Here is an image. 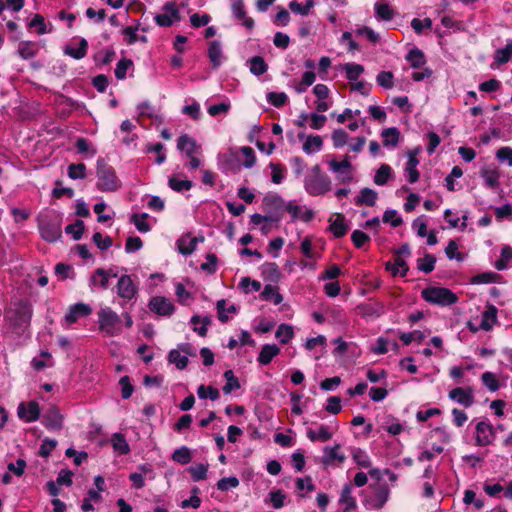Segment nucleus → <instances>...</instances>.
Returning <instances> with one entry per match:
<instances>
[{
	"label": "nucleus",
	"mask_w": 512,
	"mask_h": 512,
	"mask_svg": "<svg viewBox=\"0 0 512 512\" xmlns=\"http://www.w3.org/2000/svg\"><path fill=\"white\" fill-rule=\"evenodd\" d=\"M31 317V305L23 302L16 304L6 314L7 321L16 334L22 333L29 326Z\"/></svg>",
	"instance_id": "f257e3e1"
},
{
	"label": "nucleus",
	"mask_w": 512,
	"mask_h": 512,
	"mask_svg": "<svg viewBox=\"0 0 512 512\" xmlns=\"http://www.w3.org/2000/svg\"><path fill=\"white\" fill-rule=\"evenodd\" d=\"M304 185L306 191L313 196L323 195L331 189V182L322 173L319 164L312 167L311 174L305 178Z\"/></svg>",
	"instance_id": "f03ea898"
},
{
	"label": "nucleus",
	"mask_w": 512,
	"mask_h": 512,
	"mask_svg": "<svg viewBox=\"0 0 512 512\" xmlns=\"http://www.w3.org/2000/svg\"><path fill=\"white\" fill-rule=\"evenodd\" d=\"M99 330L106 335L113 337L122 332L121 316L109 307L101 308L98 312Z\"/></svg>",
	"instance_id": "7ed1b4c3"
},
{
	"label": "nucleus",
	"mask_w": 512,
	"mask_h": 512,
	"mask_svg": "<svg viewBox=\"0 0 512 512\" xmlns=\"http://www.w3.org/2000/svg\"><path fill=\"white\" fill-rule=\"evenodd\" d=\"M97 178V187L101 191H116L121 187V182L117 178L115 170L103 159L97 161Z\"/></svg>",
	"instance_id": "20e7f679"
},
{
	"label": "nucleus",
	"mask_w": 512,
	"mask_h": 512,
	"mask_svg": "<svg viewBox=\"0 0 512 512\" xmlns=\"http://www.w3.org/2000/svg\"><path fill=\"white\" fill-rule=\"evenodd\" d=\"M422 297L430 303L449 306L457 302L458 297L450 289L444 287H428L422 290Z\"/></svg>",
	"instance_id": "39448f33"
},
{
	"label": "nucleus",
	"mask_w": 512,
	"mask_h": 512,
	"mask_svg": "<svg viewBox=\"0 0 512 512\" xmlns=\"http://www.w3.org/2000/svg\"><path fill=\"white\" fill-rule=\"evenodd\" d=\"M41 237L48 242H55L61 237V218L58 215H45L39 220Z\"/></svg>",
	"instance_id": "423d86ee"
},
{
	"label": "nucleus",
	"mask_w": 512,
	"mask_h": 512,
	"mask_svg": "<svg viewBox=\"0 0 512 512\" xmlns=\"http://www.w3.org/2000/svg\"><path fill=\"white\" fill-rule=\"evenodd\" d=\"M389 488L385 485L377 486L371 496L367 497L364 504L367 508L379 510L384 507L389 498Z\"/></svg>",
	"instance_id": "0eeeda50"
},
{
	"label": "nucleus",
	"mask_w": 512,
	"mask_h": 512,
	"mask_svg": "<svg viewBox=\"0 0 512 512\" xmlns=\"http://www.w3.org/2000/svg\"><path fill=\"white\" fill-rule=\"evenodd\" d=\"M149 309L159 316H171L175 311L173 303L164 296L152 297L148 304Z\"/></svg>",
	"instance_id": "6e6552de"
},
{
	"label": "nucleus",
	"mask_w": 512,
	"mask_h": 512,
	"mask_svg": "<svg viewBox=\"0 0 512 512\" xmlns=\"http://www.w3.org/2000/svg\"><path fill=\"white\" fill-rule=\"evenodd\" d=\"M495 438L493 426L485 421H480L476 425L475 444L477 446L490 445Z\"/></svg>",
	"instance_id": "1a4fd4ad"
},
{
	"label": "nucleus",
	"mask_w": 512,
	"mask_h": 512,
	"mask_svg": "<svg viewBox=\"0 0 512 512\" xmlns=\"http://www.w3.org/2000/svg\"><path fill=\"white\" fill-rule=\"evenodd\" d=\"M63 415L55 405H50L43 415L44 426L52 431H59L63 427Z\"/></svg>",
	"instance_id": "9d476101"
},
{
	"label": "nucleus",
	"mask_w": 512,
	"mask_h": 512,
	"mask_svg": "<svg viewBox=\"0 0 512 512\" xmlns=\"http://www.w3.org/2000/svg\"><path fill=\"white\" fill-rule=\"evenodd\" d=\"M116 288L118 296L127 301L132 300L138 292L137 286L129 275H122Z\"/></svg>",
	"instance_id": "9b49d317"
},
{
	"label": "nucleus",
	"mask_w": 512,
	"mask_h": 512,
	"mask_svg": "<svg viewBox=\"0 0 512 512\" xmlns=\"http://www.w3.org/2000/svg\"><path fill=\"white\" fill-rule=\"evenodd\" d=\"M40 412V406L36 401H30L27 404L20 403L17 410L19 418L24 419L26 422L38 420Z\"/></svg>",
	"instance_id": "f8f14e48"
},
{
	"label": "nucleus",
	"mask_w": 512,
	"mask_h": 512,
	"mask_svg": "<svg viewBox=\"0 0 512 512\" xmlns=\"http://www.w3.org/2000/svg\"><path fill=\"white\" fill-rule=\"evenodd\" d=\"M340 444H335L334 446H326L324 447V456L322 458V463L325 466H330L334 464H342L346 457L343 453H340Z\"/></svg>",
	"instance_id": "ddd939ff"
},
{
	"label": "nucleus",
	"mask_w": 512,
	"mask_h": 512,
	"mask_svg": "<svg viewBox=\"0 0 512 512\" xmlns=\"http://www.w3.org/2000/svg\"><path fill=\"white\" fill-rule=\"evenodd\" d=\"M232 12L234 17L241 21L242 25L245 26L246 29L252 30L254 28V20L247 16L243 0H235L232 3Z\"/></svg>",
	"instance_id": "4468645a"
},
{
	"label": "nucleus",
	"mask_w": 512,
	"mask_h": 512,
	"mask_svg": "<svg viewBox=\"0 0 512 512\" xmlns=\"http://www.w3.org/2000/svg\"><path fill=\"white\" fill-rule=\"evenodd\" d=\"M285 210L291 214L293 221L300 219L304 222H309L314 217V212L311 209L293 204L292 202L285 205Z\"/></svg>",
	"instance_id": "2eb2a0df"
},
{
	"label": "nucleus",
	"mask_w": 512,
	"mask_h": 512,
	"mask_svg": "<svg viewBox=\"0 0 512 512\" xmlns=\"http://www.w3.org/2000/svg\"><path fill=\"white\" fill-rule=\"evenodd\" d=\"M450 399L458 402L464 407H470L474 402V396L470 388L464 389L457 387L449 392Z\"/></svg>",
	"instance_id": "dca6fc26"
},
{
	"label": "nucleus",
	"mask_w": 512,
	"mask_h": 512,
	"mask_svg": "<svg viewBox=\"0 0 512 512\" xmlns=\"http://www.w3.org/2000/svg\"><path fill=\"white\" fill-rule=\"evenodd\" d=\"M299 139L305 138V142L303 143V151L306 154H312L316 151L321 150L323 146V139L319 135H308L306 136L304 133L298 134Z\"/></svg>",
	"instance_id": "f3484780"
},
{
	"label": "nucleus",
	"mask_w": 512,
	"mask_h": 512,
	"mask_svg": "<svg viewBox=\"0 0 512 512\" xmlns=\"http://www.w3.org/2000/svg\"><path fill=\"white\" fill-rule=\"evenodd\" d=\"M177 148L184 152L186 156H192L197 154L200 150V146L196 141L188 134L181 135L177 140Z\"/></svg>",
	"instance_id": "a211bd4d"
},
{
	"label": "nucleus",
	"mask_w": 512,
	"mask_h": 512,
	"mask_svg": "<svg viewBox=\"0 0 512 512\" xmlns=\"http://www.w3.org/2000/svg\"><path fill=\"white\" fill-rule=\"evenodd\" d=\"M92 312V309L89 305L84 303H77L70 308L69 313L65 316V319L68 323H74L78 320L79 317L88 316Z\"/></svg>",
	"instance_id": "6ab92c4d"
},
{
	"label": "nucleus",
	"mask_w": 512,
	"mask_h": 512,
	"mask_svg": "<svg viewBox=\"0 0 512 512\" xmlns=\"http://www.w3.org/2000/svg\"><path fill=\"white\" fill-rule=\"evenodd\" d=\"M279 353L280 348L276 344H265L259 353L258 362L261 365H268Z\"/></svg>",
	"instance_id": "aec40b11"
},
{
	"label": "nucleus",
	"mask_w": 512,
	"mask_h": 512,
	"mask_svg": "<svg viewBox=\"0 0 512 512\" xmlns=\"http://www.w3.org/2000/svg\"><path fill=\"white\" fill-rule=\"evenodd\" d=\"M109 277L110 272L103 269L98 268L94 271V273L90 277V282L92 286H98L103 290L108 289L109 287Z\"/></svg>",
	"instance_id": "412c9836"
},
{
	"label": "nucleus",
	"mask_w": 512,
	"mask_h": 512,
	"mask_svg": "<svg viewBox=\"0 0 512 512\" xmlns=\"http://www.w3.org/2000/svg\"><path fill=\"white\" fill-rule=\"evenodd\" d=\"M497 322V309L493 305H488L487 309L482 313L480 328L485 331L492 329Z\"/></svg>",
	"instance_id": "4be33fe9"
},
{
	"label": "nucleus",
	"mask_w": 512,
	"mask_h": 512,
	"mask_svg": "<svg viewBox=\"0 0 512 512\" xmlns=\"http://www.w3.org/2000/svg\"><path fill=\"white\" fill-rule=\"evenodd\" d=\"M339 503L345 505L343 512H349L356 508V500L352 496L351 484H346L341 492Z\"/></svg>",
	"instance_id": "5701e85b"
},
{
	"label": "nucleus",
	"mask_w": 512,
	"mask_h": 512,
	"mask_svg": "<svg viewBox=\"0 0 512 512\" xmlns=\"http://www.w3.org/2000/svg\"><path fill=\"white\" fill-rule=\"evenodd\" d=\"M330 231L336 238L343 237L348 231V225L345 223V218L342 214H337L334 220L330 219Z\"/></svg>",
	"instance_id": "b1692460"
},
{
	"label": "nucleus",
	"mask_w": 512,
	"mask_h": 512,
	"mask_svg": "<svg viewBox=\"0 0 512 512\" xmlns=\"http://www.w3.org/2000/svg\"><path fill=\"white\" fill-rule=\"evenodd\" d=\"M197 243H198L197 237L191 238L188 235L183 236L177 241L178 250L180 253H182L184 255H189L196 249Z\"/></svg>",
	"instance_id": "393cba45"
},
{
	"label": "nucleus",
	"mask_w": 512,
	"mask_h": 512,
	"mask_svg": "<svg viewBox=\"0 0 512 512\" xmlns=\"http://www.w3.org/2000/svg\"><path fill=\"white\" fill-rule=\"evenodd\" d=\"M113 449L121 455L130 452V446L122 433H114L111 438Z\"/></svg>",
	"instance_id": "a878e982"
},
{
	"label": "nucleus",
	"mask_w": 512,
	"mask_h": 512,
	"mask_svg": "<svg viewBox=\"0 0 512 512\" xmlns=\"http://www.w3.org/2000/svg\"><path fill=\"white\" fill-rule=\"evenodd\" d=\"M378 194L370 189V188H363L360 191L359 196L356 198V204L357 205H367V206H374L377 200Z\"/></svg>",
	"instance_id": "bb28decb"
},
{
	"label": "nucleus",
	"mask_w": 512,
	"mask_h": 512,
	"mask_svg": "<svg viewBox=\"0 0 512 512\" xmlns=\"http://www.w3.org/2000/svg\"><path fill=\"white\" fill-rule=\"evenodd\" d=\"M261 296L267 301H273L276 305L280 304L283 300L282 295L279 293L278 287L272 285H266L261 293Z\"/></svg>",
	"instance_id": "cd10ccee"
},
{
	"label": "nucleus",
	"mask_w": 512,
	"mask_h": 512,
	"mask_svg": "<svg viewBox=\"0 0 512 512\" xmlns=\"http://www.w3.org/2000/svg\"><path fill=\"white\" fill-rule=\"evenodd\" d=\"M208 56L214 68H217L221 63L222 51L221 45L218 41H212L208 49Z\"/></svg>",
	"instance_id": "c85d7f7f"
},
{
	"label": "nucleus",
	"mask_w": 512,
	"mask_h": 512,
	"mask_svg": "<svg viewBox=\"0 0 512 512\" xmlns=\"http://www.w3.org/2000/svg\"><path fill=\"white\" fill-rule=\"evenodd\" d=\"M392 176V169L387 164H382L376 171L374 182L377 185H385Z\"/></svg>",
	"instance_id": "c756f323"
},
{
	"label": "nucleus",
	"mask_w": 512,
	"mask_h": 512,
	"mask_svg": "<svg viewBox=\"0 0 512 512\" xmlns=\"http://www.w3.org/2000/svg\"><path fill=\"white\" fill-rule=\"evenodd\" d=\"M307 436L311 441L326 442L332 438V432L329 431L328 427L322 425L318 431L309 430Z\"/></svg>",
	"instance_id": "7c9ffc66"
},
{
	"label": "nucleus",
	"mask_w": 512,
	"mask_h": 512,
	"mask_svg": "<svg viewBox=\"0 0 512 512\" xmlns=\"http://www.w3.org/2000/svg\"><path fill=\"white\" fill-rule=\"evenodd\" d=\"M381 135L384 138V146H396L399 142L400 132L395 127L384 129Z\"/></svg>",
	"instance_id": "2f4dec72"
},
{
	"label": "nucleus",
	"mask_w": 512,
	"mask_h": 512,
	"mask_svg": "<svg viewBox=\"0 0 512 512\" xmlns=\"http://www.w3.org/2000/svg\"><path fill=\"white\" fill-rule=\"evenodd\" d=\"M268 69V65L261 56H254L250 60V72L256 76L264 74Z\"/></svg>",
	"instance_id": "473e14b6"
},
{
	"label": "nucleus",
	"mask_w": 512,
	"mask_h": 512,
	"mask_svg": "<svg viewBox=\"0 0 512 512\" xmlns=\"http://www.w3.org/2000/svg\"><path fill=\"white\" fill-rule=\"evenodd\" d=\"M406 59L410 62L413 68H420L426 62L423 52L417 48L410 50L406 56Z\"/></svg>",
	"instance_id": "72a5a7b5"
},
{
	"label": "nucleus",
	"mask_w": 512,
	"mask_h": 512,
	"mask_svg": "<svg viewBox=\"0 0 512 512\" xmlns=\"http://www.w3.org/2000/svg\"><path fill=\"white\" fill-rule=\"evenodd\" d=\"M275 336L282 344H287L294 336L293 327L287 324H281L278 326Z\"/></svg>",
	"instance_id": "f704fd0d"
},
{
	"label": "nucleus",
	"mask_w": 512,
	"mask_h": 512,
	"mask_svg": "<svg viewBox=\"0 0 512 512\" xmlns=\"http://www.w3.org/2000/svg\"><path fill=\"white\" fill-rule=\"evenodd\" d=\"M224 377L226 379V384L223 386L225 394H230L233 390L240 388V382L232 370L225 371Z\"/></svg>",
	"instance_id": "c9c22d12"
},
{
	"label": "nucleus",
	"mask_w": 512,
	"mask_h": 512,
	"mask_svg": "<svg viewBox=\"0 0 512 512\" xmlns=\"http://www.w3.org/2000/svg\"><path fill=\"white\" fill-rule=\"evenodd\" d=\"M386 269L388 271H391L393 275H396L397 272L399 271V269H401L400 274L402 277H404V276H406V274L409 270V267L403 258H401L400 256H397L395 258L394 264H391L390 262L386 263Z\"/></svg>",
	"instance_id": "e433bc0d"
},
{
	"label": "nucleus",
	"mask_w": 512,
	"mask_h": 512,
	"mask_svg": "<svg viewBox=\"0 0 512 512\" xmlns=\"http://www.w3.org/2000/svg\"><path fill=\"white\" fill-rule=\"evenodd\" d=\"M208 467V464L199 463L195 466L189 467L188 472L194 481H201L206 479Z\"/></svg>",
	"instance_id": "4c0bfd02"
},
{
	"label": "nucleus",
	"mask_w": 512,
	"mask_h": 512,
	"mask_svg": "<svg viewBox=\"0 0 512 512\" xmlns=\"http://www.w3.org/2000/svg\"><path fill=\"white\" fill-rule=\"evenodd\" d=\"M168 360L170 363L176 365L178 369H184L188 365V358L185 355H181L179 349H174L169 352Z\"/></svg>",
	"instance_id": "58836bf2"
},
{
	"label": "nucleus",
	"mask_w": 512,
	"mask_h": 512,
	"mask_svg": "<svg viewBox=\"0 0 512 512\" xmlns=\"http://www.w3.org/2000/svg\"><path fill=\"white\" fill-rule=\"evenodd\" d=\"M36 45L32 42H20L18 53L23 59H31L36 55Z\"/></svg>",
	"instance_id": "ea45409f"
},
{
	"label": "nucleus",
	"mask_w": 512,
	"mask_h": 512,
	"mask_svg": "<svg viewBox=\"0 0 512 512\" xmlns=\"http://www.w3.org/2000/svg\"><path fill=\"white\" fill-rule=\"evenodd\" d=\"M87 47H88L87 41L85 39H82L80 41V45L77 49L67 46V47H65L64 52H65V54H67L75 59H81V58L85 57V55L87 53Z\"/></svg>",
	"instance_id": "a19ab883"
},
{
	"label": "nucleus",
	"mask_w": 512,
	"mask_h": 512,
	"mask_svg": "<svg viewBox=\"0 0 512 512\" xmlns=\"http://www.w3.org/2000/svg\"><path fill=\"white\" fill-rule=\"evenodd\" d=\"M346 72L347 79L350 81L357 80L358 77L363 73L364 67L360 64L347 63L343 66Z\"/></svg>",
	"instance_id": "79ce46f5"
},
{
	"label": "nucleus",
	"mask_w": 512,
	"mask_h": 512,
	"mask_svg": "<svg viewBox=\"0 0 512 512\" xmlns=\"http://www.w3.org/2000/svg\"><path fill=\"white\" fill-rule=\"evenodd\" d=\"M68 177L73 180L86 178L85 164H83V163L70 164L68 166Z\"/></svg>",
	"instance_id": "37998d69"
},
{
	"label": "nucleus",
	"mask_w": 512,
	"mask_h": 512,
	"mask_svg": "<svg viewBox=\"0 0 512 512\" xmlns=\"http://www.w3.org/2000/svg\"><path fill=\"white\" fill-rule=\"evenodd\" d=\"M436 258L431 254H426L424 258L418 259V269L424 273H430L434 270Z\"/></svg>",
	"instance_id": "c03bdc74"
},
{
	"label": "nucleus",
	"mask_w": 512,
	"mask_h": 512,
	"mask_svg": "<svg viewBox=\"0 0 512 512\" xmlns=\"http://www.w3.org/2000/svg\"><path fill=\"white\" fill-rule=\"evenodd\" d=\"M510 260H512V248L510 246H505L501 250L500 258L495 262V268L497 270L505 269Z\"/></svg>",
	"instance_id": "a18cd8bd"
},
{
	"label": "nucleus",
	"mask_w": 512,
	"mask_h": 512,
	"mask_svg": "<svg viewBox=\"0 0 512 512\" xmlns=\"http://www.w3.org/2000/svg\"><path fill=\"white\" fill-rule=\"evenodd\" d=\"M172 459L182 465L188 464L192 459L190 450L187 447H181L174 451Z\"/></svg>",
	"instance_id": "49530a36"
},
{
	"label": "nucleus",
	"mask_w": 512,
	"mask_h": 512,
	"mask_svg": "<svg viewBox=\"0 0 512 512\" xmlns=\"http://www.w3.org/2000/svg\"><path fill=\"white\" fill-rule=\"evenodd\" d=\"M84 222L82 220H76L73 224H69L65 228V232L72 234L75 240H79L84 232Z\"/></svg>",
	"instance_id": "de8ad7c7"
},
{
	"label": "nucleus",
	"mask_w": 512,
	"mask_h": 512,
	"mask_svg": "<svg viewBox=\"0 0 512 512\" xmlns=\"http://www.w3.org/2000/svg\"><path fill=\"white\" fill-rule=\"evenodd\" d=\"M197 394L199 398L205 399L209 397L211 400L215 401L219 398L220 394L218 389L212 386L200 385L197 389Z\"/></svg>",
	"instance_id": "09e8293b"
},
{
	"label": "nucleus",
	"mask_w": 512,
	"mask_h": 512,
	"mask_svg": "<svg viewBox=\"0 0 512 512\" xmlns=\"http://www.w3.org/2000/svg\"><path fill=\"white\" fill-rule=\"evenodd\" d=\"M375 9L378 18L381 20H392L395 15L394 10L388 4H376Z\"/></svg>",
	"instance_id": "8fccbe9b"
},
{
	"label": "nucleus",
	"mask_w": 512,
	"mask_h": 512,
	"mask_svg": "<svg viewBox=\"0 0 512 512\" xmlns=\"http://www.w3.org/2000/svg\"><path fill=\"white\" fill-rule=\"evenodd\" d=\"M512 56V42L508 43L504 48L497 49L495 53V60L499 64L507 63Z\"/></svg>",
	"instance_id": "3c124183"
},
{
	"label": "nucleus",
	"mask_w": 512,
	"mask_h": 512,
	"mask_svg": "<svg viewBox=\"0 0 512 512\" xmlns=\"http://www.w3.org/2000/svg\"><path fill=\"white\" fill-rule=\"evenodd\" d=\"M481 176L489 187L497 188L499 186V173L497 170H483Z\"/></svg>",
	"instance_id": "603ef678"
},
{
	"label": "nucleus",
	"mask_w": 512,
	"mask_h": 512,
	"mask_svg": "<svg viewBox=\"0 0 512 512\" xmlns=\"http://www.w3.org/2000/svg\"><path fill=\"white\" fill-rule=\"evenodd\" d=\"M147 217L148 215L146 213L140 215L133 214L131 217V221L140 232H148L150 230V225L146 222Z\"/></svg>",
	"instance_id": "864d4df0"
},
{
	"label": "nucleus",
	"mask_w": 512,
	"mask_h": 512,
	"mask_svg": "<svg viewBox=\"0 0 512 512\" xmlns=\"http://www.w3.org/2000/svg\"><path fill=\"white\" fill-rule=\"evenodd\" d=\"M133 65L132 60L123 58L116 66L115 76L117 79L122 80L126 77L127 70Z\"/></svg>",
	"instance_id": "5fc2aeb1"
},
{
	"label": "nucleus",
	"mask_w": 512,
	"mask_h": 512,
	"mask_svg": "<svg viewBox=\"0 0 512 512\" xmlns=\"http://www.w3.org/2000/svg\"><path fill=\"white\" fill-rule=\"evenodd\" d=\"M169 186L172 190L177 192L188 191L192 187V182L189 180H179L171 177L169 179Z\"/></svg>",
	"instance_id": "6e6d98bb"
},
{
	"label": "nucleus",
	"mask_w": 512,
	"mask_h": 512,
	"mask_svg": "<svg viewBox=\"0 0 512 512\" xmlns=\"http://www.w3.org/2000/svg\"><path fill=\"white\" fill-rule=\"evenodd\" d=\"M393 73L390 72V71H382L380 72L378 75H377V83L386 88V89H391L394 85V82H393Z\"/></svg>",
	"instance_id": "4d7b16f0"
},
{
	"label": "nucleus",
	"mask_w": 512,
	"mask_h": 512,
	"mask_svg": "<svg viewBox=\"0 0 512 512\" xmlns=\"http://www.w3.org/2000/svg\"><path fill=\"white\" fill-rule=\"evenodd\" d=\"M497 274L493 272H484L478 275H475L471 279L472 284H487L496 281Z\"/></svg>",
	"instance_id": "13d9d810"
},
{
	"label": "nucleus",
	"mask_w": 512,
	"mask_h": 512,
	"mask_svg": "<svg viewBox=\"0 0 512 512\" xmlns=\"http://www.w3.org/2000/svg\"><path fill=\"white\" fill-rule=\"evenodd\" d=\"M400 339L405 345H409L412 341L422 342L425 339V334L422 331L415 330L409 333H402Z\"/></svg>",
	"instance_id": "bf43d9fd"
},
{
	"label": "nucleus",
	"mask_w": 512,
	"mask_h": 512,
	"mask_svg": "<svg viewBox=\"0 0 512 512\" xmlns=\"http://www.w3.org/2000/svg\"><path fill=\"white\" fill-rule=\"evenodd\" d=\"M287 95L284 92H270L267 100L275 107H281L287 102Z\"/></svg>",
	"instance_id": "052dcab7"
},
{
	"label": "nucleus",
	"mask_w": 512,
	"mask_h": 512,
	"mask_svg": "<svg viewBox=\"0 0 512 512\" xmlns=\"http://www.w3.org/2000/svg\"><path fill=\"white\" fill-rule=\"evenodd\" d=\"M239 485V480L235 476L225 477L217 482V488L220 491H227L230 488H236Z\"/></svg>",
	"instance_id": "680f3d73"
},
{
	"label": "nucleus",
	"mask_w": 512,
	"mask_h": 512,
	"mask_svg": "<svg viewBox=\"0 0 512 512\" xmlns=\"http://www.w3.org/2000/svg\"><path fill=\"white\" fill-rule=\"evenodd\" d=\"M445 253L449 259H456L457 261H462L464 259L463 254L458 252V245L454 240L449 241L445 248Z\"/></svg>",
	"instance_id": "e2e57ef3"
},
{
	"label": "nucleus",
	"mask_w": 512,
	"mask_h": 512,
	"mask_svg": "<svg viewBox=\"0 0 512 512\" xmlns=\"http://www.w3.org/2000/svg\"><path fill=\"white\" fill-rule=\"evenodd\" d=\"M315 78H316V75L314 72H312V71L305 72L302 76L301 83L296 87V91L298 93L304 92L307 87H309L310 85H312L314 83Z\"/></svg>",
	"instance_id": "0e129e2a"
},
{
	"label": "nucleus",
	"mask_w": 512,
	"mask_h": 512,
	"mask_svg": "<svg viewBox=\"0 0 512 512\" xmlns=\"http://www.w3.org/2000/svg\"><path fill=\"white\" fill-rule=\"evenodd\" d=\"M481 379H482L484 385L490 391H496L499 389L498 380L496 379L495 375L492 372L483 373Z\"/></svg>",
	"instance_id": "69168bd1"
},
{
	"label": "nucleus",
	"mask_w": 512,
	"mask_h": 512,
	"mask_svg": "<svg viewBox=\"0 0 512 512\" xmlns=\"http://www.w3.org/2000/svg\"><path fill=\"white\" fill-rule=\"evenodd\" d=\"M93 241L100 250H106L112 245V239L109 236L103 237L100 232L93 235Z\"/></svg>",
	"instance_id": "338daca9"
},
{
	"label": "nucleus",
	"mask_w": 512,
	"mask_h": 512,
	"mask_svg": "<svg viewBox=\"0 0 512 512\" xmlns=\"http://www.w3.org/2000/svg\"><path fill=\"white\" fill-rule=\"evenodd\" d=\"M352 457L354 461L363 468H369L371 466V461L369 457L360 449H356Z\"/></svg>",
	"instance_id": "774afa93"
}]
</instances>
